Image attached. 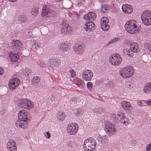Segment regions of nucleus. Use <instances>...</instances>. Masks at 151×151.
Returning <instances> with one entry per match:
<instances>
[{"label": "nucleus", "mask_w": 151, "mask_h": 151, "mask_svg": "<svg viewBox=\"0 0 151 151\" xmlns=\"http://www.w3.org/2000/svg\"><path fill=\"white\" fill-rule=\"evenodd\" d=\"M75 83L76 85L79 86L81 85V82L80 80L78 79L77 81H75Z\"/></svg>", "instance_id": "47"}, {"label": "nucleus", "mask_w": 151, "mask_h": 151, "mask_svg": "<svg viewBox=\"0 0 151 151\" xmlns=\"http://www.w3.org/2000/svg\"><path fill=\"white\" fill-rule=\"evenodd\" d=\"M121 105L123 109L126 111H131L133 109L131 104L128 101H122L121 102Z\"/></svg>", "instance_id": "16"}, {"label": "nucleus", "mask_w": 151, "mask_h": 151, "mask_svg": "<svg viewBox=\"0 0 151 151\" xmlns=\"http://www.w3.org/2000/svg\"><path fill=\"white\" fill-rule=\"evenodd\" d=\"M40 63H38V64L41 67H44L46 66V64L45 63H44L42 61V60L40 61Z\"/></svg>", "instance_id": "45"}, {"label": "nucleus", "mask_w": 151, "mask_h": 151, "mask_svg": "<svg viewBox=\"0 0 151 151\" xmlns=\"http://www.w3.org/2000/svg\"><path fill=\"white\" fill-rule=\"evenodd\" d=\"M7 148L9 151H16L17 150L16 147H11Z\"/></svg>", "instance_id": "41"}, {"label": "nucleus", "mask_w": 151, "mask_h": 151, "mask_svg": "<svg viewBox=\"0 0 151 151\" xmlns=\"http://www.w3.org/2000/svg\"><path fill=\"white\" fill-rule=\"evenodd\" d=\"M33 47H34V48L35 47V48H37V47H36V44H33Z\"/></svg>", "instance_id": "53"}, {"label": "nucleus", "mask_w": 151, "mask_h": 151, "mask_svg": "<svg viewBox=\"0 0 151 151\" xmlns=\"http://www.w3.org/2000/svg\"><path fill=\"white\" fill-rule=\"evenodd\" d=\"M12 45L14 49H19L22 47V44L19 40H16L12 42Z\"/></svg>", "instance_id": "21"}, {"label": "nucleus", "mask_w": 151, "mask_h": 151, "mask_svg": "<svg viewBox=\"0 0 151 151\" xmlns=\"http://www.w3.org/2000/svg\"><path fill=\"white\" fill-rule=\"evenodd\" d=\"M60 64V62L59 61H54L52 62V64L50 65L53 68H58Z\"/></svg>", "instance_id": "27"}, {"label": "nucleus", "mask_w": 151, "mask_h": 151, "mask_svg": "<svg viewBox=\"0 0 151 151\" xmlns=\"http://www.w3.org/2000/svg\"><path fill=\"white\" fill-rule=\"evenodd\" d=\"M66 7L67 8H69L70 7V6H68V7Z\"/></svg>", "instance_id": "55"}, {"label": "nucleus", "mask_w": 151, "mask_h": 151, "mask_svg": "<svg viewBox=\"0 0 151 151\" xmlns=\"http://www.w3.org/2000/svg\"><path fill=\"white\" fill-rule=\"evenodd\" d=\"M111 117L116 122L122 123L125 126L127 125L129 123V120L126 117L125 114L122 111L118 112L117 114H113Z\"/></svg>", "instance_id": "3"}, {"label": "nucleus", "mask_w": 151, "mask_h": 151, "mask_svg": "<svg viewBox=\"0 0 151 151\" xmlns=\"http://www.w3.org/2000/svg\"><path fill=\"white\" fill-rule=\"evenodd\" d=\"M72 18L75 20L77 19L78 18V16L76 12H75L74 14L72 15Z\"/></svg>", "instance_id": "42"}, {"label": "nucleus", "mask_w": 151, "mask_h": 151, "mask_svg": "<svg viewBox=\"0 0 151 151\" xmlns=\"http://www.w3.org/2000/svg\"><path fill=\"white\" fill-rule=\"evenodd\" d=\"M61 32L64 34H69L71 31V29L70 26L67 24L63 23L62 24Z\"/></svg>", "instance_id": "15"}, {"label": "nucleus", "mask_w": 151, "mask_h": 151, "mask_svg": "<svg viewBox=\"0 0 151 151\" xmlns=\"http://www.w3.org/2000/svg\"><path fill=\"white\" fill-rule=\"evenodd\" d=\"M122 9L124 12L128 14L132 13L133 10L132 6L128 4L123 5Z\"/></svg>", "instance_id": "18"}, {"label": "nucleus", "mask_w": 151, "mask_h": 151, "mask_svg": "<svg viewBox=\"0 0 151 151\" xmlns=\"http://www.w3.org/2000/svg\"><path fill=\"white\" fill-rule=\"evenodd\" d=\"M143 101H145V100H143L142 101H137V105L139 107H142L143 106H146V105L145 104V103Z\"/></svg>", "instance_id": "36"}, {"label": "nucleus", "mask_w": 151, "mask_h": 151, "mask_svg": "<svg viewBox=\"0 0 151 151\" xmlns=\"http://www.w3.org/2000/svg\"><path fill=\"white\" fill-rule=\"evenodd\" d=\"M60 49L63 52L67 51L69 49L68 43H61L60 45Z\"/></svg>", "instance_id": "25"}, {"label": "nucleus", "mask_w": 151, "mask_h": 151, "mask_svg": "<svg viewBox=\"0 0 151 151\" xmlns=\"http://www.w3.org/2000/svg\"><path fill=\"white\" fill-rule=\"evenodd\" d=\"M4 72V70L1 67H0V75L2 74Z\"/></svg>", "instance_id": "50"}, {"label": "nucleus", "mask_w": 151, "mask_h": 151, "mask_svg": "<svg viewBox=\"0 0 151 151\" xmlns=\"http://www.w3.org/2000/svg\"><path fill=\"white\" fill-rule=\"evenodd\" d=\"M20 81L18 78H14L11 79L9 83V87L11 89H15L20 83Z\"/></svg>", "instance_id": "14"}, {"label": "nucleus", "mask_w": 151, "mask_h": 151, "mask_svg": "<svg viewBox=\"0 0 151 151\" xmlns=\"http://www.w3.org/2000/svg\"><path fill=\"white\" fill-rule=\"evenodd\" d=\"M93 75H83L82 77L83 80L86 81H90Z\"/></svg>", "instance_id": "32"}, {"label": "nucleus", "mask_w": 151, "mask_h": 151, "mask_svg": "<svg viewBox=\"0 0 151 151\" xmlns=\"http://www.w3.org/2000/svg\"><path fill=\"white\" fill-rule=\"evenodd\" d=\"M18 120L16 121L15 124L17 126H19L20 128H24L27 126V122L29 121L31 117L29 116V113L25 110L20 111L18 114Z\"/></svg>", "instance_id": "1"}, {"label": "nucleus", "mask_w": 151, "mask_h": 151, "mask_svg": "<svg viewBox=\"0 0 151 151\" xmlns=\"http://www.w3.org/2000/svg\"><path fill=\"white\" fill-rule=\"evenodd\" d=\"M78 125L77 124H69L67 128V132L70 135H75L78 129Z\"/></svg>", "instance_id": "11"}, {"label": "nucleus", "mask_w": 151, "mask_h": 151, "mask_svg": "<svg viewBox=\"0 0 151 151\" xmlns=\"http://www.w3.org/2000/svg\"><path fill=\"white\" fill-rule=\"evenodd\" d=\"M104 126L106 133L109 136H111L116 134V129L114 124L109 122H106L104 123Z\"/></svg>", "instance_id": "7"}, {"label": "nucleus", "mask_w": 151, "mask_h": 151, "mask_svg": "<svg viewBox=\"0 0 151 151\" xmlns=\"http://www.w3.org/2000/svg\"><path fill=\"white\" fill-rule=\"evenodd\" d=\"M134 72L133 68L129 66L123 68L120 71V75L124 78H128L132 76Z\"/></svg>", "instance_id": "6"}, {"label": "nucleus", "mask_w": 151, "mask_h": 151, "mask_svg": "<svg viewBox=\"0 0 151 151\" xmlns=\"http://www.w3.org/2000/svg\"><path fill=\"white\" fill-rule=\"evenodd\" d=\"M122 60V58L118 54L116 53L111 55L109 59L110 63L114 66H118L120 64Z\"/></svg>", "instance_id": "10"}, {"label": "nucleus", "mask_w": 151, "mask_h": 151, "mask_svg": "<svg viewBox=\"0 0 151 151\" xmlns=\"http://www.w3.org/2000/svg\"><path fill=\"white\" fill-rule=\"evenodd\" d=\"M26 20V17L23 15L19 16L18 18V20L22 22H24Z\"/></svg>", "instance_id": "35"}, {"label": "nucleus", "mask_w": 151, "mask_h": 151, "mask_svg": "<svg viewBox=\"0 0 151 151\" xmlns=\"http://www.w3.org/2000/svg\"><path fill=\"white\" fill-rule=\"evenodd\" d=\"M143 91L146 94L151 93V82L145 84L143 88Z\"/></svg>", "instance_id": "22"}, {"label": "nucleus", "mask_w": 151, "mask_h": 151, "mask_svg": "<svg viewBox=\"0 0 151 151\" xmlns=\"http://www.w3.org/2000/svg\"><path fill=\"white\" fill-rule=\"evenodd\" d=\"M143 101L145 103V104H146L149 106L151 105V99L147 101Z\"/></svg>", "instance_id": "46"}, {"label": "nucleus", "mask_w": 151, "mask_h": 151, "mask_svg": "<svg viewBox=\"0 0 151 151\" xmlns=\"http://www.w3.org/2000/svg\"><path fill=\"white\" fill-rule=\"evenodd\" d=\"M40 78L38 76H35L32 81L31 83L34 85L35 84L37 83L40 82Z\"/></svg>", "instance_id": "31"}, {"label": "nucleus", "mask_w": 151, "mask_h": 151, "mask_svg": "<svg viewBox=\"0 0 151 151\" xmlns=\"http://www.w3.org/2000/svg\"><path fill=\"white\" fill-rule=\"evenodd\" d=\"M109 20L106 17H103L101 19V28L104 31L108 30L109 26L108 24Z\"/></svg>", "instance_id": "13"}, {"label": "nucleus", "mask_w": 151, "mask_h": 151, "mask_svg": "<svg viewBox=\"0 0 151 151\" xmlns=\"http://www.w3.org/2000/svg\"><path fill=\"white\" fill-rule=\"evenodd\" d=\"M85 47L84 46L76 44L74 46V50L79 54H81L84 51Z\"/></svg>", "instance_id": "17"}, {"label": "nucleus", "mask_w": 151, "mask_h": 151, "mask_svg": "<svg viewBox=\"0 0 151 151\" xmlns=\"http://www.w3.org/2000/svg\"><path fill=\"white\" fill-rule=\"evenodd\" d=\"M45 136L46 138L49 139L51 137L50 133L49 132V131L45 132Z\"/></svg>", "instance_id": "43"}, {"label": "nucleus", "mask_w": 151, "mask_h": 151, "mask_svg": "<svg viewBox=\"0 0 151 151\" xmlns=\"http://www.w3.org/2000/svg\"><path fill=\"white\" fill-rule=\"evenodd\" d=\"M141 19L143 23L146 25L151 24V12L149 10L144 11L141 15Z\"/></svg>", "instance_id": "8"}, {"label": "nucleus", "mask_w": 151, "mask_h": 151, "mask_svg": "<svg viewBox=\"0 0 151 151\" xmlns=\"http://www.w3.org/2000/svg\"><path fill=\"white\" fill-rule=\"evenodd\" d=\"M99 1L101 2H103L105 1V0H99Z\"/></svg>", "instance_id": "54"}, {"label": "nucleus", "mask_w": 151, "mask_h": 151, "mask_svg": "<svg viewBox=\"0 0 151 151\" xmlns=\"http://www.w3.org/2000/svg\"><path fill=\"white\" fill-rule=\"evenodd\" d=\"M123 51L124 54L127 55L130 57L133 56L134 55V53L135 52L134 51L131 50V49L128 50L126 48H123Z\"/></svg>", "instance_id": "24"}, {"label": "nucleus", "mask_w": 151, "mask_h": 151, "mask_svg": "<svg viewBox=\"0 0 151 151\" xmlns=\"http://www.w3.org/2000/svg\"><path fill=\"white\" fill-rule=\"evenodd\" d=\"M38 13V11L37 8H33L32 9L31 13L34 17L37 16Z\"/></svg>", "instance_id": "33"}, {"label": "nucleus", "mask_w": 151, "mask_h": 151, "mask_svg": "<svg viewBox=\"0 0 151 151\" xmlns=\"http://www.w3.org/2000/svg\"><path fill=\"white\" fill-rule=\"evenodd\" d=\"M9 57L11 60L14 62L17 61L20 58L19 55L17 53L12 52L9 53Z\"/></svg>", "instance_id": "19"}, {"label": "nucleus", "mask_w": 151, "mask_h": 151, "mask_svg": "<svg viewBox=\"0 0 151 151\" xmlns=\"http://www.w3.org/2000/svg\"><path fill=\"white\" fill-rule=\"evenodd\" d=\"M81 110L78 109L77 110V111L76 112V114L78 116H80L81 114Z\"/></svg>", "instance_id": "48"}, {"label": "nucleus", "mask_w": 151, "mask_h": 151, "mask_svg": "<svg viewBox=\"0 0 151 151\" xmlns=\"http://www.w3.org/2000/svg\"><path fill=\"white\" fill-rule=\"evenodd\" d=\"M119 40L118 38H115L111 40L109 42L107 43V45H109V44L114 42H116Z\"/></svg>", "instance_id": "38"}, {"label": "nucleus", "mask_w": 151, "mask_h": 151, "mask_svg": "<svg viewBox=\"0 0 151 151\" xmlns=\"http://www.w3.org/2000/svg\"><path fill=\"white\" fill-rule=\"evenodd\" d=\"M138 22L135 20L131 19L127 21L125 25V28L127 32L134 34L138 32L139 27L138 26Z\"/></svg>", "instance_id": "2"}, {"label": "nucleus", "mask_w": 151, "mask_h": 151, "mask_svg": "<svg viewBox=\"0 0 151 151\" xmlns=\"http://www.w3.org/2000/svg\"><path fill=\"white\" fill-rule=\"evenodd\" d=\"M93 75L92 72L88 70H86L83 72V75Z\"/></svg>", "instance_id": "34"}, {"label": "nucleus", "mask_w": 151, "mask_h": 151, "mask_svg": "<svg viewBox=\"0 0 151 151\" xmlns=\"http://www.w3.org/2000/svg\"><path fill=\"white\" fill-rule=\"evenodd\" d=\"M144 48L147 51L151 53V45L149 43L145 42L144 44Z\"/></svg>", "instance_id": "29"}, {"label": "nucleus", "mask_w": 151, "mask_h": 151, "mask_svg": "<svg viewBox=\"0 0 151 151\" xmlns=\"http://www.w3.org/2000/svg\"><path fill=\"white\" fill-rule=\"evenodd\" d=\"M146 149L147 151H151V143L147 146Z\"/></svg>", "instance_id": "44"}, {"label": "nucleus", "mask_w": 151, "mask_h": 151, "mask_svg": "<svg viewBox=\"0 0 151 151\" xmlns=\"http://www.w3.org/2000/svg\"><path fill=\"white\" fill-rule=\"evenodd\" d=\"M16 144L15 142L13 140H10L7 143V148H8L11 147H16Z\"/></svg>", "instance_id": "28"}, {"label": "nucleus", "mask_w": 151, "mask_h": 151, "mask_svg": "<svg viewBox=\"0 0 151 151\" xmlns=\"http://www.w3.org/2000/svg\"><path fill=\"white\" fill-rule=\"evenodd\" d=\"M69 71L71 74L72 78H73L75 76L76 74L74 70L72 69H70L69 70Z\"/></svg>", "instance_id": "39"}, {"label": "nucleus", "mask_w": 151, "mask_h": 151, "mask_svg": "<svg viewBox=\"0 0 151 151\" xmlns=\"http://www.w3.org/2000/svg\"><path fill=\"white\" fill-rule=\"evenodd\" d=\"M94 16V13L91 12L88 13L85 16H84V18L86 20H88V22H86L84 26V29L86 31L88 29H94V24L93 22L94 21L93 17Z\"/></svg>", "instance_id": "4"}, {"label": "nucleus", "mask_w": 151, "mask_h": 151, "mask_svg": "<svg viewBox=\"0 0 151 151\" xmlns=\"http://www.w3.org/2000/svg\"><path fill=\"white\" fill-rule=\"evenodd\" d=\"M131 86V85L130 84H129L127 85V87L128 88H130Z\"/></svg>", "instance_id": "52"}, {"label": "nucleus", "mask_w": 151, "mask_h": 151, "mask_svg": "<svg viewBox=\"0 0 151 151\" xmlns=\"http://www.w3.org/2000/svg\"><path fill=\"white\" fill-rule=\"evenodd\" d=\"M54 12L53 10L50 9L48 6H44L42 8V16L43 17H49L52 16L54 14Z\"/></svg>", "instance_id": "12"}, {"label": "nucleus", "mask_w": 151, "mask_h": 151, "mask_svg": "<svg viewBox=\"0 0 151 151\" xmlns=\"http://www.w3.org/2000/svg\"><path fill=\"white\" fill-rule=\"evenodd\" d=\"M37 46L38 47H39V46L37 45Z\"/></svg>", "instance_id": "56"}, {"label": "nucleus", "mask_w": 151, "mask_h": 151, "mask_svg": "<svg viewBox=\"0 0 151 151\" xmlns=\"http://www.w3.org/2000/svg\"><path fill=\"white\" fill-rule=\"evenodd\" d=\"M96 139L98 142L100 144H104L106 143L107 140V137L106 136L101 137L99 135H97Z\"/></svg>", "instance_id": "20"}, {"label": "nucleus", "mask_w": 151, "mask_h": 151, "mask_svg": "<svg viewBox=\"0 0 151 151\" xmlns=\"http://www.w3.org/2000/svg\"><path fill=\"white\" fill-rule=\"evenodd\" d=\"M23 74L27 76H28L30 73L29 72H28L27 70H25L23 72Z\"/></svg>", "instance_id": "49"}, {"label": "nucleus", "mask_w": 151, "mask_h": 151, "mask_svg": "<svg viewBox=\"0 0 151 151\" xmlns=\"http://www.w3.org/2000/svg\"><path fill=\"white\" fill-rule=\"evenodd\" d=\"M109 10L108 6L103 5L102 6L101 12L103 13H106Z\"/></svg>", "instance_id": "30"}, {"label": "nucleus", "mask_w": 151, "mask_h": 151, "mask_svg": "<svg viewBox=\"0 0 151 151\" xmlns=\"http://www.w3.org/2000/svg\"><path fill=\"white\" fill-rule=\"evenodd\" d=\"M57 115V118L60 121H62L63 120L65 117V114L62 112H58Z\"/></svg>", "instance_id": "26"}, {"label": "nucleus", "mask_w": 151, "mask_h": 151, "mask_svg": "<svg viewBox=\"0 0 151 151\" xmlns=\"http://www.w3.org/2000/svg\"><path fill=\"white\" fill-rule=\"evenodd\" d=\"M138 44L135 42H132L131 43L130 45L131 50L137 52L139 51Z\"/></svg>", "instance_id": "23"}, {"label": "nucleus", "mask_w": 151, "mask_h": 151, "mask_svg": "<svg viewBox=\"0 0 151 151\" xmlns=\"http://www.w3.org/2000/svg\"><path fill=\"white\" fill-rule=\"evenodd\" d=\"M15 103L18 106L26 109H30L33 107V104L29 99H21L16 98Z\"/></svg>", "instance_id": "5"}, {"label": "nucleus", "mask_w": 151, "mask_h": 151, "mask_svg": "<svg viewBox=\"0 0 151 151\" xmlns=\"http://www.w3.org/2000/svg\"><path fill=\"white\" fill-rule=\"evenodd\" d=\"M106 86L108 88H111L113 86V83L111 81H109L106 84Z\"/></svg>", "instance_id": "40"}, {"label": "nucleus", "mask_w": 151, "mask_h": 151, "mask_svg": "<svg viewBox=\"0 0 151 151\" xmlns=\"http://www.w3.org/2000/svg\"><path fill=\"white\" fill-rule=\"evenodd\" d=\"M94 139L91 138L86 139L84 142L83 147L88 151H93L94 149Z\"/></svg>", "instance_id": "9"}, {"label": "nucleus", "mask_w": 151, "mask_h": 151, "mask_svg": "<svg viewBox=\"0 0 151 151\" xmlns=\"http://www.w3.org/2000/svg\"><path fill=\"white\" fill-rule=\"evenodd\" d=\"M93 85L92 83L91 82H88L86 84L87 87L90 91H91L92 89Z\"/></svg>", "instance_id": "37"}, {"label": "nucleus", "mask_w": 151, "mask_h": 151, "mask_svg": "<svg viewBox=\"0 0 151 151\" xmlns=\"http://www.w3.org/2000/svg\"><path fill=\"white\" fill-rule=\"evenodd\" d=\"M9 1L12 2H14L17 1V0H8Z\"/></svg>", "instance_id": "51"}]
</instances>
